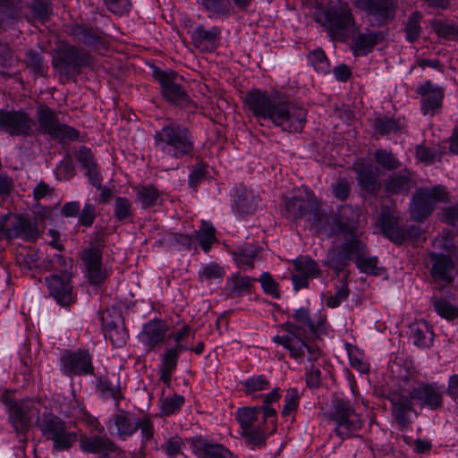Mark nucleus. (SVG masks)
I'll return each mask as SVG.
<instances>
[{
	"label": "nucleus",
	"mask_w": 458,
	"mask_h": 458,
	"mask_svg": "<svg viewBox=\"0 0 458 458\" xmlns=\"http://www.w3.org/2000/svg\"><path fill=\"white\" fill-rule=\"evenodd\" d=\"M246 103L255 116L270 120L284 131L298 132L304 127L307 112L293 103L277 101L259 90L248 93Z\"/></svg>",
	"instance_id": "1"
},
{
	"label": "nucleus",
	"mask_w": 458,
	"mask_h": 458,
	"mask_svg": "<svg viewBox=\"0 0 458 458\" xmlns=\"http://www.w3.org/2000/svg\"><path fill=\"white\" fill-rule=\"evenodd\" d=\"M154 149L156 161L165 166L171 160L190 154L193 149V142L186 128L171 123L156 131Z\"/></svg>",
	"instance_id": "2"
},
{
	"label": "nucleus",
	"mask_w": 458,
	"mask_h": 458,
	"mask_svg": "<svg viewBox=\"0 0 458 458\" xmlns=\"http://www.w3.org/2000/svg\"><path fill=\"white\" fill-rule=\"evenodd\" d=\"M235 418L242 428L241 435L248 445L264 446L267 437L273 434L270 433L271 426L267 429V426L264 424L263 411L259 406L240 408Z\"/></svg>",
	"instance_id": "3"
},
{
	"label": "nucleus",
	"mask_w": 458,
	"mask_h": 458,
	"mask_svg": "<svg viewBox=\"0 0 458 458\" xmlns=\"http://www.w3.org/2000/svg\"><path fill=\"white\" fill-rule=\"evenodd\" d=\"M285 208L293 218L305 217L317 231H327V216L312 193L306 191L304 195L294 196L285 203Z\"/></svg>",
	"instance_id": "4"
},
{
	"label": "nucleus",
	"mask_w": 458,
	"mask_h": 458,
	"mask_svg": "<svg viewBox=\"0 0 458 458\" xmlns=\"http://www.w3.org/2000/svg\"><path fill=\"white\" fill-rule=\"evenodd\" d=\"M38 427L42 435L53 442L55 450H68L77 440V435L71 430L70 426L57 416L48 411H43L38 420Z\"/></svg>",
	"instance_id": "5"
},
{
	"label": "nucleus",
	"mask_w": 458,
	"mask_h": 458,
	"mask_svg": "<svg viewBox=\"0 0 458 458\" xmlns=\"http://www.w3.org/2000/svg\"><path fill=\"white\" fill-rule=\"evenodd\" d=\"M449 194L445 187L437 185L417 191L411 205L412 219L422 221L428 217L438 203H447Z\"/></svg>",
	"instance_id": "6"
},
{
	"label": "nucleus",
	"mask_w": 458,
	"mask_h": 458,
	"mask_svg": "<svg viewBox=\"0 0 458 458\" xmlns=\"http://www.w3.org/2000/svg\"><path fill=\"white\" fill-rule=\"evenodd\" d=\"M36 116L38 131L48 134L53 140L64 143L73 140L79 136L74 128L60 123L55 112L47 106H39Z\"/></svg>",
	"instance_id": "7"
},
{
	"label": "nucleus",
	"mask_w": 458,
	"mask_h": 458,
	"mask_svg": "<svg viewBox=\"0 0 458 458\" xmlns=\"http://www.w3.org/2000/svg\"><path fill=\"white\" fill-rule=\"evenodd\" d=\"M331 420L335 423V432L342 439L358 436L362 426L360 415L344 401H337Z\"/></svg>",
	"instance_id": "8"
},
{
	"label": "nucleus",
	"mask_w": 458,
	"mask_h": 458,
	"mask_svg": "<svg viewBox=\"0 0 458 458\" xmlns=\"http://www.w3.org/2000/svg\"><path fill=\"white\" fill-rule=\"evenodd\" d=\"M324 26L334 40L344 41L354 33L350 10L346 6H334L325 13Z\"/></svg>",
	"instance_id": "9"
},
{
	"label": "nucleus",
	"mask_w": 458,
	"mask_h": 458,
	"mask_svg": "<svg viewBox=\"0 0 458 458\" xmlns=\"http://www.w3.org/2000/svg\"><path fill=\"white\" fill-rule=\"evenodd\" d=\"M91 55L83 49L73 46L61 47L53 59L54 66L65 75L74 74L81 68L91 64Z\"/></svg>",
	"instance_id": "10"
},
{
	"label": "nucleus",
	"mask_w": 458,
	"mask_h": 458,
	"mask_svg": "<svg viewBox=\"0 0 458 458\" xmlns=\"http://www.w3.org/2000/svg\"><path fill=\"white\" fill-rule=\"evenodd\" d=\"M356 6L366 13L373 26L381 27L394 20L398 3L396 0H358Z\"/></svg>",
	"instance_id": "11"
},
{
	"label": "nucleus",
	"mask_w": 458,
	"mask_h": 458,
	"mask_svg": "<svg viewBox=\"0 0 458 458\" xmlns=\"http://www.w3.org/2000/svg\"><path fill=\"white\" fill-rule=\"evenodd\" d=\"M287 335H277L275 337V342L287 348L291 356L296 360L304 356L305 350L309 352V360H316L320 355L318 348L306 344L299 336V328L293 324H286L284 326Z\"/></svg>",
	"instance_id": "12"
},
{
	"label": "nucleus",
	"mask_w": 458,
	"mask_h": 458,
	"mask_svg": "<svg viewBox=\"0 0 458 458\" xmlns=\"http://www.w3.org/2000/svg\"><path fill=\"white\" fill-rule=\"evenodd\" d=\"M411 383H414L413 378L405 379L400 390L394 392L390 398L393 405V413L403 426H406L411 422L409 415L411 412L415 411L413 404L417 399H411L413 387Z\"/></svg>",
	"instance_id": "13"
},
{
	"label": "nucleus",
	"mask_w": 458,
	"mask_h": 458,
	"mask_svg": "<svg viewBox=\"0 0 458 458\" xmlns=\"http://www.w3.org/2000/svg\"><path fill=\"white\" fill-rule=\"evenodd\" d=\"M360 216V209L358 207L350 205L340 206L337 213L329 223L327 217V231H322L325 233H353Z\"/></svg>",
	"instance_id": "14"
},
{
	"label": "nucleus",
	"mask_w": 458,
	"mask_h": 458,
	"mask_svg": "<svg viewBox=\"0 0 458 458\" xmlns=\"http://www.w3.org/2000/svg\"><path fill=\"white\" fill-rule=\"evenodd\" d=\"M80 447L84 452L99 454L100 458H125L123 451L106 436L82 437Z\"/></svg>",
	"instance_id": "15"
},
{
	"label": "nucleus",
	"mask_w": 458,
	"mask_h": 458,
	"mask_svg": "<svg viewBox=\"0 0 458 458\" xmlns=\"http://www.w3.org/2000/svg\"><path fill=\"white\" fill-rule=\"evenodd\" d=\"M33 125V120L24 112L0 110V127L10 135L29 136Z\"/></svg>",
	"instance_id": "16"
},
{
	"label": "nucleus",
	"mask_w": 458,
	"mask_h": 458,
	"mask_svg": "<svg viewBox=\"0 0 458 458\" xmlns=\"http://www.w3.org/2000/svg\"><path fill=\"white\" fill-rule=\"evenodd\" d=\"M155 77L159 81L163 96L170 102L182 104L189 101V97L179 83V77L174 72H155Z\"/></svg>",
	"instance_id": "17"
},
{
	"label": "nucleus",
	"mask_w": 458,
	"mask_h": 458,
	"mask_svg": "<svg viewBox=\"0 0 458 458\" xmlns=\"http://www.w3.org/2000/svg\"><path fill=\"white\" fill-rule=\"evenodd\" d=\"M421 97V111L424 115L433 116L439 113L444 99V89L427 81L417 89Z\"/></svg>",
	"instance_id": "18"
},
{
	"label": "nucleus",
	"mask_w": 458,
	"mask_h": 458,
	"mask_svg": "<svg viewBox=\"0 0 458 458\" xmlns=\"http://www.w3.org/2000/svg\"><path fill=\"white\" fill-rule=\"evenodd\" d=\"M139 427L140 421L132 413L120 410L110 420L108 429L111 434H115L118 438L124 440L137 432Z\"/></svg>",
	"instance_id": "19"
},
{
	"label": "nucleus",
	"mask_w": 458,
	"mask_h": 458,
	"mask_svg": "<svg viewBox=\"0 0 458 458\" xmlns=\"http://www.w3.org/2000/svg\"><path fill=\"white\" fill-rule=\"evenodd\" d=\"M71 277L72 274H55L46 278L49 293L60 305L68 306L72 302Z\"/></svg>",
	"instance_id": "20"
},
{
	"label": "nucleus",
	"mask_w": 458,
	"mask_h": 458,
	"mask_svg": "<svg viewBox=\"0 0 458 458\" xmlns=\"http://www.w3.org/2000/svg\"><path fill=\"white\" fill-rule=\"evenodd\" d=\"M82 259L87 268L90 284L98 285L104 282L107 276V271L101 262V251L98 248H89L82 253Z\"/></svg>",
	"instance_id": "21"
},
{
	"label": "nucleus",
	"mask_w": 458,
	"mask_h": 458,
	"mask_svg": "<svg viewBox=\"0 0 458 458\" xmlns=\"http://www.w3.org/2000/svg\"><path fill=\"white\" fill-rule=\"evenodd\" d=\"M62 363L65 372L69 374L81 375L93 372L91 358L88 352H67L63 355Z\"/></svg>",
	"instance_id": "22"
},
{
	"label": "nucleus",
	"mask_w": 458,
	"mask_h": 458,
	"mask_svg": "<svg viewBox=\"0 0 458 458\" xmlns=\"http://www.w3.org/2000/svg\"><path fill=\"white\" fill-rule=\"evenodd\" d=\"M221 30L218 27L209 30L198 26L191 33L193 46L202 52H212L216 49L220 38Z\"/></svg>",
	"instance_id": "23"
},
{
	"label": "nucleus",
	"mask_w": 458,
	"mask_h": 458,
	"mask_svg": "<svg viewBox=\"0 0 458 458\" xmlns=\"http://www.w3.org/2000/svg\"><path fill=\"white\" fill-rule=\"evenodd\" d=\"M429 258L432 262V276L445 284H450L453 281L454 257L446 256L444 252H430Z\"/></svg>",
	"instance_id": "24"
},
{
	"label": "nucleus",
	"mask_w": 458,
	"mask_h": 458,
	"mask_svg": "<svg viewBox=\"0 0 458 458\" xmlns=\"http://www.w3.org/2000/svg\"><path fill=\"white\" fill-rule=\"evenodd\" d=\"M355 170L359 184L364 191L373 193L380 190L381 183L378 174L374 172L371 165L358 162L355 164Z\"/></svg>",
	"instance_id": "25"
},
{
	"label": "nucleus",
	"mask_w": 458,
	"mask_h": 458,
	"mask_svg": "<svg viewBox=\"0 0 458 458\" xmlns=\"http://www.w3.org/2000/svg\"><path fill=\"white\" fill-rule=\"evenodd\" d=\"M9 238H22L27 241H35L39 236V230L30 220L24 217H18L7 229Z\"/></svg>",
	"instance_id": "26"
},
{
	"label": "nucleus",
	"mask_w": 458,
	"mask_h": 458,
	"mask_svg": "<svg viewBox=\"0 0 458 458\" xmlns=\"http://www.w3.org/2000/svg\"><path fill=\"white\" fill-rule=\"evenodd\" d=\"M42 409L44 411H47V409L43 406V404L39 401L30 400L24 402L19 406L15 411L14 414L22 427L28 426L34 419L37 420L38 423V420L41 419L39 417V413Z\"/></svg>",
	"instance_id": "27"
},
{
	"label": "nucleus",
	"mask_w": 458,
	"mask_h": 458,
	"mask_svg": "<svg viewBox=\"0 0 458 458\" xmlns=\"http://www.w3.org/2000/svg\"><path fill=\"white\" fill-rule=\"evenodd\" d=\"M412 384L411 399H417L421 405H427L431 409H437L441 405V394L432 386L420 385L416 387L415 382Z\"/></svg>",
	"instance_id": "28"
},
{
	"label": "nucleus",
	"mask_w": 458,
	"mask_h": 458,
	"mask_svg": "<svg viewBox=\"0 0 458 458\" xmlns=\"http://www.w3.org/2000/svg\"><path fill=\"white\" fill-rule=\"evenodd\" d=\"M188 349L187 345H178L165 350L160 367V379L165 384L168 385L171 381L172 373L177 366L179 353Z\"/></svg>",
	"instance_id": "29"
},
{
	"label": "nucleus",
	"mask_w": 458,
	"mask_h": 458,
	"mask_svg": "<svg viewBox=\"0 0 458 458\" xmlns=\"http://www.w3.org/2000/svg\"><path fill=\"white\" fill-rule=\"evenodd\" d=\"M167 332L166 325L161 320H151L147 323L140 333L142 342L153 348L161 343Z\"/></svg>",
	"instance_id": "30"
},
{
	"label": "nucleus",
	"mask_w": 458,
	"mask_h": 458,
	"mask_svg": "<svg viewBox=\"0 0 458 458\" xmlns=\"http://www.w3.org/2000/svg\"><path fill=\"white\" fill-rule=\"evenodd\" d=\"M411 338L415 345L427 348L432 344L434 334L425 320H420L411 326Z\"/></svg>",
	"instance_id": "31"
},
{
	"label": "nucleus",
	"mask_w": 458,
	"mask_h": 458,
	"mask_svg": "<svg viewBox=\"0 0 458 458\" xmlns=\"http://www.w3.org/2000/svg\"><path fill=\"white\" fill-rule=\"evenodd\" d=\"M280 398L279 390L277 388L273 389L264 399L263 405L259 406L263 411V422L267 426H271L270 433H275L276 430V411L275 409L270 407L272 403L277 402Z\"/></svg>",
	"instance_id": "32"
},
{
	"label": "nucleus",
	"mask_w": 458,
	"mask_h": 458,
	"mask_svg": "<svg viewBox=\"0 0 458 458\" xmlns=\"http://www.w3.org/2000/svg\"><path fill=\"white\" fill-rule=\"evenodd\" d=\"M259 205L258 198L251 191L242 190L235 200V208L241 216L253 214Z\"/></svg>",
	"instance_id": "33"
},
{
	"label": "nucleus",
	"mask_w": 458,
	"mask_h": 458,
	"mask_svg": "<svg viewBox=\"0 0 458 458\" xmlns=\"http://www.w3.org/2000/svg\"><path fill=\"white\" fill-rule=\"evenodd\" d=\"M137 200L143 208H148L160 204L161 196L154 186H140L137 188Z\"/></svg>",
	"instance_id": "34"
},
{
	"label": "nucleus",
	"mask_w": 458,
	"mask_h": 458,
	"mask_svg": "<svg viewBox=\"0 0 458 458\" xmlns=\"http://www.w3.org/2000/svg\"><path fill=\"white\" fill-rule=\"evenodd\" d=\"M381 35L378 33H367L360 35L354 43V54L356 55H366L376 44L378 43Z\"/></svg>",
	"instance_id": "35"
},
{
	"label": "nucleus",
	"mask_w": 458,
	"mask_h": 458,
	"mask_svg": "<svg viewBox=\"0 0 458 458\" xmlns=\"http://www.w3.org/2000/svg\"><path fill=\"white\" fill-rule=\"evenodd\" d=\"M412 187L411 180L404 174H396L389 177L386 182V190L390 193L407 192Z\"/></svg>",
	"instance_id": "36"
},
{
	"label": "nucleus",
	"mask_w": 458,
	"mask_h": 458,
	"mask_svg": "<svg viewBox=\"0 0 458 458\" xmlns=\"http://www.w3.org/2000/svg\"><path fill=\"white\" fill-rule=\"evenodd\" d=\"M376 163L385 170L393 171L401 166L400 161L392 152L386 149H377L374 153Z\"/></svg>",
	"instance_id": "37"
},
{
	"label": "nucleus",
	"mask_w": 458,
	"mask_h": 458,
	"mask_svg": "<svg viewBox=\"0 0 458 458\" xmlns=\"http://www.w3.org/2000/svg\"><path fill=\"white\" fill-rule=\"evenodd\" d=\"M293 264L298 273L309 278H315L320 275L317 263L310 258L301 257L294 260Z\"/></svg>",
	"instance_id": "38"
},
{
	"label": "nucleus",
	"mask_w": 458,
	"mask_h": 458,
	"mask_svg": "<svg viewBox=\"0 0 458 458\" xmlns=\"http://www.w3.org/2000/svg\"><path fill=\"white\" fill-rule=\"evenodd\" d=\"M45 267L49 270L58 272V275L72 274V260H66L61 254H54L51 258H47L45 261Z\"/></svg>",
	"instance_id": "39"
},
{
	"label": "nucleus",
	"mask_w": 458,
	"mask_h": 458,
	"mask_svg": "<svg viewBox=\"0 0 458 458\" xmlns=\"http://www.w3.org/2000/svg\"><path fill=\"white\" fill-rule=\"evenodd\" d=\"M243 391L246 394L267 390L270 386L269 380L263 375L253 376L242 382Z\"/></svg>",
	"instance_id": "40"
},
{
	"label": "nucleus",
	"mask_w": 458,
	"mask_h": 458,
	"mask_svg": "<svg viewBox=\"0 0 458 458\" xmlns=\"http://www.w3.org/2000/svg\"><path fill=\"white\" fill-rule=\"evenodd\" d=\"M435 311L442 318L447 320H453L458 318V307L452 304L445 299L433 300Z\"/></svg>",
	"instance_id": "41"
},
{
	"label": "nucleus",
	"mask_w": 458,
	"mask_h": 458,
	"mask_svg": "<svg viewBox=\"0 0 458 458\" xmlns=\"http://www.w3.org/2000/svg\"><path fill=\"white\" fill-rule=\"evenodd\" d=\"M105 336L109 338L116 347L123 346L127 339V332L123 327L110 323L105 326Z\"/></svg>",
	"instance_id": "42"
},
{
	"label": "nucleus",
	"mask_w": 458,
	"mask_h": 458,
	"mask_svg": "<svg viewBox=\"0 0 458 458\" xmlns=\"http://www.w3.org/2000/svg\"><path fill=\"white\" fill-rule=\"evenodd\" d=\"M256 278L249 276H234L228 279L227 287L231 293L241 294L248 291L251 284L256 282Z\"/></svg>",
	"instance_id": "43"
},
{
	"label": "nucleus",
	"mask_w": 458,
	"mask_h": 458,
	"mask_svg": "<svg viewBox=\"0 0 458 458\" xmlns=\"http://www.w3.org/2000/svg\"><path fill=\"white\" fill-rule=\"evenodd\" d=\"M308 59L318 72L327 74L330 72V64L323 50L317 49L310 52Z\"/></svg>",
	"instance_id": "44"
},
{
	"label": "nucleus",
	"mask_w": 458,
	"mask_h": 458,
	"mask_svg": "<svg viewBox=\"0 0 458 458\" xmlns=\"http://www.w3.org/2000/svg\"><path fill=\"white\" fill-rule=\"evenodd\" d=\"M196 237L203 250L208 252L211 244L216 241L215 228L208 223H203L199 230L196 232Z\"/></svg>",
	"instance_id": "45"
},
{
	"label": "nucleus",
	"mask_w": 458,
	"mask_h": 458,
	"mask_svg": "<svg viewBox=\"0 0 458 458\" xmlns=\"http://www.w3.org/2000/svg\"><path fill=\"white\" fill-rule=\"evenodd\" d=\"M199 451L203 458H238L228 449L216 444H204Z\"/></svg>",
	"instance_id": "46"
},
{
	"label": "nucleus",
	"mask_w": 458,
	"mask_h": 458,
	"mask_svg": "<svg viewBox=\"0 0 458 458\" xmlns=\"http://www.w3.org/2000/svg\"><path fill=\"white\" fill-rule=\"evenodd\" d=\"M259 249L252 244H245L233 252L235 260L242 265L252 266Z\"/></svg>",
	"instance_id": "47"
},
{
	"label": "nucleus",
	"mask_w": 458,
	"mask_h": 458,
	"mask_svg": "<svg viewBox=\"0 0 458 458\" xmlns=\"http://www.w3.org/2000/svg\"><path fill=\"white\" fill-rule=\"evenodd\" d=\"M381 226L384 233L396 243H402L404 240V233L400 230L394 223L392 218H381Z\"/></svg>",
	"instance_id": "48"
},
{
	"label": "nucleus",
	"mask_w": 458,
	"mask_h": 458,
	"mask_svg": "<svg viewBox=\"0 0 458 458\" xmlns=\"http://www.w3.org/2000/svg\"><path fill=\"white\" fill-rule=\"evenodd\" d=\"M421 19V15L419 13H413L407 21L405 27L406 38L410 42L415 41L421 31V28L420 26V21Z\"/></svg>",
	"instance_id": "49"
},
{
	"label": "nucleus",
	"mask_w": 458,
	"mask_h": 458,
	"mask_svg": "<svg viewBox=\"0 0 458 458\" xmlns=\"http://www.w3.org/2000/svg\"><path fill=\"white\" fill-rule=\"evenodd\" d=\"M225 276V270L222 267L216 263H210L205 266L199 272V278L201 281L220 280Z\"/></svg>",
	"instance_id": "50"
},
{
	"label": "nucleus",
	"mask_w": 458,
	"mask_h": 458,
	"mask_svg": "<svg viewBox=\"0 0 458 458\" xmlns=\"http://www.w3.org/2000/svg\"><path fill=\"white\" fill-rule=\"evenodd\" d=\"M437 33L448 39H458V25L454 23L437 21L434 22Z\"/></svg>",
	"instance_id": "51"
},
{
	"label": "nucleus",
	"mask_w": 458,
	"mask_h": 458,
	"mask_svg": "<svg viewBox=\"0 0 458 458\" xmlns=\"http://www.w3.org/2000/svg\"><path fill=\"white\" fill-rule=\"evenodd\" d=\"M356 264L360 271L364 273L371 274L374 276L380 274L381 269L377 267V258L365 257L363 254L362 256L356 258Z\"/></svg>",
	"instance_id": "52"
},
{
	"label": "nucleus",
	"mask_w": 458,
	"mask_h": 458,
	"mask_svg": "<svg viewBox=\"0 0 458 458\" xmlns=\"http://www.w3.org/2000/svg\"><path fill=\"white\" fill-rule=\"evenodd\" d=\"M259 282L263 291L267 294L271 295L275 299H278L280 297L278 284L273 279L269 273L264 272L260 276Z\"/></svg>",
	"instance_id": "53"
},
{
	"label": "nucleus",
	"mask_w": 458,
	"mask_h": 458,
	"mask_svg": "<svg viewBox=\"0 0 458 458\" xmlns=\"http://www.w3.org/2000/svg\"><path fill=\"white\" fill-rule=\"evenodd\" d=\"M114 216L119 221L125 220L131 216V206L126 198L117 197L115 199Z\"/></svg>",
	"instance_id": "54"
},
{
	"label": "nucleus",
	"mask_w": 458,
	"mask_h": 458,
	"mask_svg": "<svg viewBox=\"0 0 458 458\" xmlns=\"http://www.w3.org/2000/svg\"><path fill=\"white\" fill-rule=\"evenodd\" d=\"M75 157L83 168L87 170L97 167L96 161L91 150L85 146L80 147L76 151Z\"/></svg>",
	"instance_id": "55"
},
{
	"label": "nucleus",
	"mask_w": 458,
	"mask_h": 458,
	"mask_svg": "<svg viewBox=\"0 0 458 458\" xmlns=\"http://www.w3.org/2000/svg\"><path fill=\"white\" fill-rule=\"evenodd\" d=\"M184 403V398L181 395L174 394L171 397L165 398L161 405V412L168 416L179 410Z\"/></svg>",
	"instance_id": "56"
},
{
	"label": "nucleus",
	"mask_w": 458,
	"mask_h": 458,
	"mask_svg": "<svg viewBox=\"0 0 458 458\" xmlns=\"http://www.w3.org/2000/svg\"><path fill=\"white\" fill-rule=\"evenodd\" d=\"M416 155L420 161L426 164H432L437 160H440L442 152L439 150L428 148L423 146H418Z\"/></svg>",
	"instance_id": "57"
},
{
	"label": "nucleus",
	"mask_w": 458,
	"mask_h": 458,
	"mask_svg": "<svg viewBox=\"0 0 458 458\" xmlns=\"http://www.w3.org/2000/svg\"><path fill=\"white\" fill-rule=\"evenodd\" d=\"M433 245L436 249L445 251L446 256L454 257V244L453 238L450 236L449 233H443L439 235L434 241Z\"/></svg>",
	"instance_id": "58"
},
{
	"label": "nucleus",
	"mask_w": 458,
	"mask_h": 458,
	"mask_svg": "<svg viewBox=\"0 0 458 458\" xmlns=\"http://www.w3.org/2000/svg\"><path fill=\"white\" fill-rule=\"evenodd\" d=\"M106 8L116 15L129 13L131 4L130 0H104Z\"/></svg>",
	"instance_id": "59"
},
{
	"label": "nucleus",
	"mask_w": 458,
	"mask_h": 458,
	"mask_svg": "<svg viewBox=\"0 0 458 458\" xmlns=\"http://www.w3.org/2000/svg\"><path fill=\"white\" fill-rule=\"evenodd\" d=\"M373 126L375 131L380 135H386L398 131L396 123L391 119L377 118L374 120Z\"/></svg>",
	"instance_id": "60"
},
{
	"label": "nucleus",
	"mask_w": 458,
	"mask_h": 458,
	"mask_svg": "<svg viewBox=\"0 0 458 458\" xmlns=\"http://www.w3.org/2000/svg\"><path fill=\"white\" fill-rule=\"evenodd\" d=\"M25 62L29 67L32 69V71L38 74H43V60L42 57L34 50H29L26 53Z\"/></svg>",
	"instance_id": "61"
},
{
	"label": "nucleus",
	"mask_w": 458,
	"mask_h": 458,
	"mask_svg": "<svg viewBox=\"0 0 458 458\" xmlns=\"http://www.w3.org/2000/svg\"><path fill=\"white\" fill-rule=\"evenodd\" d=\"M298 399L299 395L297 389L291 388L287 391L285 395V404L282 411L283 416H288L290 413L296 410L298 406Z\"/></svg>",
	"instance_id": "62"
},
{
	"label": "nucleus",
	"mask_w": 458,
	"mask_h": 458,
	"mask_svg": "<svg viewBox=\"0 0 458 458\" xmlns=\"http://www.w3.org/2000/svg\"><path fill=\"white\" fill-rule=\"evenodd\" d=\"M183 445L182 439L178 437L169 438L163 445L162 450L170 457H175L181 453Z\"/></svg>",
	"instance_id": "63"
},
{
	"label": "nucleus",
	"mask_w": 458,
	"mask_h": 458,
	"mask_svg": "<svg viewBox=\"0 0 458 458\" xmlns=\"http://www.w3.org/2000/svg\"><path fill=\"white\" fill-rule=\"evenodd\" d=\"M349 295V290L345 283H342L341 285L337 288V291L334 296L327 298V304L328 307L335 308L342 301L347 299Z\"/></svg>",
	"instance_id": "64"
}]
</instances>
